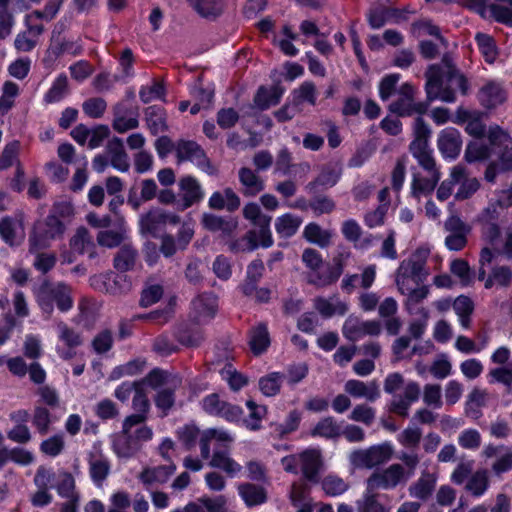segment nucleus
I'll use <instances>...</instances> for the list:
<instances>
[{
    "mask_svg": "<svg viewBox=\"0 0 512 512\" xmlns=\"http://www.w3.org/2000/svg\"><path fill=\"white\" fill-rule=\"evenodd\" d=\"M33 293L41 311L47 315L52 314L54 307L60 312H68L74 304L72 289L64 282L44 281Z\"/></svg>",
    "mask_w": 512,
    "mask_h": 512,
    "instance_id": "f257e3e1",
    "label": "nucleus"
},
{
    "mask_svg": "<svg viewBox=\"0 0 512 512\" xmlns=\"http://www.w3.org/2000/svg\"><path fill=\"white\" fill-rule=\"evenodd\" d=\"M488 139L498 161L488 166L485 178L488 182H494L498 172L512 170V139L498 126L489 129Z\"/></svg>",
    "mask_w": 512,
    "mask_h": 512,
    "instance_id": "f03ea898",
    "label": "nucleus"
},
{
    "mask_svg": "<svg viewBox=\"0 0 512 512\" xmlns=\"http://www.w3.org/2000/svg\"><path fill=\"white\" fill-rule=\"evenodd\" d=\"M65 224L54 214H49L44 220L34 224L29 236V253L49 248L52 242L63 237Z\"/></svg>",
    "mask_w": 512,
    "mask_h": 512,
    "instance_id": "7ed1b4c3",
    "label": "nucleus"
},
{
    "mask_svg": "<svg viewBox=\"0 0 512 512\" xmlns=\"http://www.w3.org/2000/svg\"><path fill=\"white\" fill-rule=\"evenodd\" d=\"M349 253L341 254L334 260V266L328 268L323 273L316 272L322 264L321 255L314 249H306L302 254V260L305 265L312 270L308 276L309 283L317 287H325L338 280L343 272V259L347 258Z\"/></svg>",
    "mask_w": 512,
    "mask_h": 512,
    "instance_id": "20e7f679",
    "label": "nucleus"
},
{
    "mask_svg": "<svg viewBox=\"0 0 512 512\" xmlns=\"http://www.w3.org/2000/svg\"><path fill=\"white\" fill-rule=\"evenodd\" d=\"M394 454L391 443L384 442L368 448L355 449L349 454V462L354 469H373L389 462Z\"/></svg>",
    "mask_w": 512,
    "mask_h": 512,
    "instance_id": "39448f33",
    "label": "nucleus"
},
{
    "mask_svg": "<svg viewBox=\"0 0 512 512\" xmlns=\"http://www.w3.org/2000/svg\"><path fill=\"white\" fill-rule=\"evenodd\" d=\"M426 92L430 100L439 99L446 103L456 101V94L446 81V71L441 67L431 65L426 72Z\"/></svg>",
    "mask_w": 512,
    "mask_h": 512,
    "instance_id": "423d86ee",
    "label": "nucleus"
},
{
    "mask_svg": "<svg viewBox=\"0 0 512 512\" xmlns=\"http://www.w3.org/2000/svg\"><path fill=\"white\" fill-rule=\"evenodd\" d=\"M447 232L445 246L450 251H460L468 243V236L472 231L471 225L463 221L457 214H451L444 222Z\"/></svg>",
    "mask_w": 512,
    "mask_h": 512,
    "instance_id": "0eeeda50",
    "label": "nucleus"
},
{
    "mask_svg": "<svg viewBox=\"0 0 512 512\" xmlns=\"http://www.w3.org/2000/svg\"><path fill=\"white\" fill-rule=\"evenodd\" d=\"M407 478L405 469L400 464H393L387 469L371 474L366 481V488L374 492L379 489L389 490L404 483Z\"/></svg>",
    "mask_w": 512,
    "mask_h": 512,
    "instance_id": "6e6552de",
    "label": "nucleus"
},
{
    "mask_svg": "<svg viewBox=\"0 0 512 512\" xmlns=\"http://www.w3.org/2000/svg\"><path fill=\"white\" fill-rule=\"evenodd\" d=\"M90 281L95 289L112 295L124 294L132 287V283L127 275L113 272L94 276Z\"/></svg>",
    "mask_w": 512,
    "mask_h": 512,
    "instance_id": "1a4fd4ad",
    "label": "nucleus"
},
{
    "mask_svg": "<svg viewBox=\"0 0 512 512\" xmlns=\"http://www.w3.org/2000/svg\"><path fill=\"white\" fill-rule=\"evenodd\" d=\"M343 335L350 341H357L366 335L377 336L381 332V324L377 320L362 321L350 315L344 322Z\"/></svg>",
    "mask_w": 512,
    "mask_h": 512,
    "instance_id": "9d476101",
    "label": "nucleus"
},
{
    "mask_svg": "<svg viewBox=\"0 0 512 512\" xmlns=\"http://www.w3.org/2000/svg\"><path fill=\"white\" fill-rule=\"evenodd\" d=\"M174 151L178 162L190 161L203 171L213 172L204 151L196 142L181 140L175 144Z\"/></svg>",
    "mask_w": 512,
    "mask_h": 512,
    "instance_id": "9b49d317",
    "label": "nucleus"
},
{
    "mask_svg": "<svg viewBox=\"0 0 512 512\" xmlns=\"http://www.w3.org/2000/svg\"><path fill=\"white\" fill-rule=\"evenodd\" d=\"M215 442L219 448L228 449L235 441V435L223 428H208L201 432L200 453L202 459H209L211 456V442Z\"/></svg>",
    "mask_w": 512,
    "mask_h": 512,
    "instance_id": "f8f14e48",
    "label": "nucleus"
},
{
    "mask_svg": "<svg viewBox=\"0 0 512 512\" xmlns=\"http://www.w3.org/2000/svg\"><path fill=\"white\" fill-rule=\"evenodd\" d=\"M0 237L10 246L19 245L25 238L24 215L17 213L1 218Z\"/></svg>",
    "mask_w": 512,
    "mask_h": 512,
    "instance_id": "ddd939ff",
    "label": "nucleus"
},
{
    "mask_svg": "<svg viewBox=\"0 0 512 512\" xmlns=\"http://www.w3.org/2000/svg\"><path fill=\"white\" fill-rule=\"evenodd\" d=\"M477 98L485 109H495L507 98V91L502 81L487 80L479 89Z\"/></svg>",
    "mask_w": 512,
    "mask_h": 512,
    "instance_id": "4468645a",
    "label": "nucleus"
},
{
    "mask_svg": "<svg viewBox=\"0 0 512 512\" xmlns=\"http://www.w3.org/2000/svg\"><path fill=\"white\" fill-rule=\"evenodd\" d=\"M217 310V297L212 293L203 294L192 301L190 317L196 324H206L214 318Z\"/></svg>",
    "mask_w": 512,
    "mask_h": 512,
    "instance_id": "2eb2a0df",
    "label": "nucleus"
},
{
    "mask_svg": "<svg viewBox=\"0 0 512 512\" xmlns=\"http://www.w3.org/2000/svg\"><path fill=\"white\" fill-rule=\"evenodd\" d=\"M396 284L399 291L407 295L409 301H412L416 292V260L413 257L401 262L396 276Z\"/></svg>",
    "mask_w": 512,
    "mask_h": 512,
    "instance_id": "dca6fc26",
    "label": "nucleus"
},
{
    "mask_svg": "<svg viewBox=\"0 0 512 512\" xmlns=\"http://www.w3.org/2000/svg\"><path fill=\"white\" fill-rule=\"evenodd\" d=\"M56 328L61 343L56 346L57 354L64 360L71 359L75 355V347L81 344V338L78 333L62 321L56 324Z\"/></svg>",
    "mask_w": 512,
    "mask_h": 512,
    "instance_id": "f3484780",
    "label": "nucleus"
},
{
    "mask_svg": "<svg viewBox=\"0 0 512 512\" xmlns=\"http://www.w3.org/2000/svg\"><path fill=\"white\" fill-rule=\"evenodd\" d=\"M180 190V199L177 202V207L180 210H185L193 204L199 202L204 194L198 181L191 177L185 176L178 182Z\"/></svg>",
    "mask_w": 512,
    "mask_h": 512,
    "instance_id": "a211bd4d",
    "label": "nucleus"
},
{
    "mask_svg": "<svg viewBox=\"0 0 512 512\" xmlns=\"http://www.w3.org/2000/svg\"><path fill=\"white\" fill-rule=\"evenodd\" d=\"M175 471L176 466L173 463L167 465L146 466L139 473L138 479L146 488H149L166 483Z\"/></svg>",
    "mask_w": 512,
    "mask_h": 512,
    "instance_id": "6ab92c4d",
    "label": "nucleus"
},
{
    "mask_svg": "<svg viewBox=\"0 0 512 512\" xmlns=\"http://www.w3.org/2000/svg\"><path fill=\"white\" fill-rule=\"evenodd\" d=\"M145 415H130L123 422L122 432L126 439L140 442L148 441L152 438L151 428L144 424Z\"/></svg>",
    "mask_w": 512,
    "mask_h": 512,
    "instance_id": "aec40b11",
    "label": "nucleus"
},
{
    "mask_svg": "<svg viewBox=\"0 0 512 512\" xmlns=\"http://www.w3.org/2000/svg\"><path fill=\"white\" fill-rule=\"evenodd\" d=\"M258 231H250L238 244L231 247L232 250L253 251L258 246L269 248L273 245V237L270 226H260Z\"/></svg>",
    "mask_w": 512,
    "mask_h": 512,
    "instance_id": "412c9836",
    "label": "nucleus"
},
{
    "mask_svg": "<svg viewBox=\"0 0 512 512\" xmlns=\"http://www.w3.org/2000/svg\"><path fill=\"white\" fill-rule=\"evenodd\" d=\"M462 147V139L460 132L453 128L447 127L441 131L438 137V148L446 159H455Z\"/></svg>",
    "mask_w": 512,
    "mask_h": 512,
    "instance_id": "4be33fe9",
    "label": "nucleus"
},
{
    "mask_svg": "<svg viewBox=\"0 0 512 512\" xmlns=\"http://www.w3.org/2000/svg\"><path fill=\"white\" fill-rule=\"evenodd\" d=\"M299 461L303 477L308 481L317 482L322 465L320 451L317 449H306L299 453Z\"/></svg>",
    "mask_w": 512,
    "mask_h": 512,
    "instance_id": "5701e85b",
    "label": "nucleus"
},
{
    "mask_svg": "<svg viewBox=\"0 0 512 512\" xmlns=\"http://www.w3.org/2000/svg\"><path fill=\"white\" fill-rule=\"evenodd\" d=\"M62 0H50L43 12L34 11L26 16L27 32L29 35L37 38L43 31L42 24L38 23L41 19H52L59 10Z\"/></svg>",
    "mask_w": 512,
    "mask_h": 512,
    "instance_id": "b1692460",
    "label": "nucleus"
},
{
    "mask_svg": "<svg viewBox=\"0 0 512 512\" xmlns=\"http://www.w3.org/2000/svg\"><path fill=\"white\" fill-rule=\"evenodd\" d=\"M344 390L354 398H362L369 402H374L380 397V389L376 381L363 382L351 379L345 383Z\"/></svg>",
    "mask_w": 512,
    "mask_h": 512,
    "instance_id": "393cba45",
    "label": "nucleus"
},
{
    "mask_svg": "<svg viewBox=\"0 0 512 512\" xmlns=\"http://www.w3.org/2000/svg\"><path fill=\"white\" fill-rule=\"evenodd\" d=\"M209 466L222 470L227 476L234 478L242 472V465L235 461L227 451L216 449L209 457Z\"/></svg>",
    "mask_w": 512,
    "mask_h": 512,
    "instance_id": "a878e982",
    "label": "nucleus"
},
{
    "mask_svg": "<svg viewBox=\"0 0 512 512\" xmlns=\"http://www.w3.org/2000/svg\"><path fill=\"white\" fill-rule=\"evenodd\" d=\"M389 109L398 115H411L415 110L414 88L411 84H403L397 91V99Z\"/></svg>",
    "mask_w": 512,
    "mask_h": 512,
    "instance_id": "bb28decb",
    "label": "nucleus"
},
{
    "mask_svg": "<svg viewBox=\"0 0 512 512\" xmlns=\"http://www.w3.org/2000/svg\"><path fill=\"white\" fill-rule=\"evenodd\" d=\"M314 308L324 318H331L335 315H344L348 311V305L341 301L336 295L317 297L314 299Z\"/></svg>",
    "mask_w": 512,
    "mask_h": 512,
    "instance_id": "cd10ccee",
    "label": "nucleus"
},
{
    "mask_svg": "<svg viewBox=\"0 0 512 512\" xmlns=\"http://www.w3.org/2000/svg\"><path fill=\"white\" fill-rule=\"evenodd\" d=\"M482 13L499 23L512 26V7L508 4L495 0H485Z\"/></svg>",
    "mask_w": 512,
    "mask_h": 512,
    "instance_id": "c85d7f7f",
    "label": "nucleus"
},
{
    "mask_svg": "<svg viewBox=\"0 0 512 512\" xmlns=\"http://www.w3.org/2000/svg\"><path fill=\"white\" fill-rule=\"evenodd\" d=\"M110 165L120 171L127 172L130 168L129 157L123 148L122 141L118 138L113 139L106 149Z\"/></svg>",
    "mask_w": 512,
    "mask_h": 512,
    "instance_id": "c756f323",
    "label": "nucleus"
},
{
    "mask_svg": "<svg viewBox=\"0 0 512 512\" xmlns=\"http://www.w3.org/2000/svg\"><path fill=\"white\" fill-rule=\"evenodd\" d=\"M418 170L428 172L430 170H439L436 165L433 149L428 145L427 140L421 136V125L418 121Z\"/></svg>",
    "mask_w": 512,
    "mask_h": 512,
    "instance_id": "7c9ffc66",
    "label": "nucleus"
},
{
    "mask_svg": "<svg viewBox=\"0 0 512 512\" xmlns=\"http://www.w3.org/2000/svg\"><path fill=\"white\" fill-rule=\"evenodd\" d=\"M303 219L292 213H285L275 219V230L280 238H290L295 235Z\"/></svg>",
    "mask_w": 512,
    "mask_h": 512,
    "instance_id": "2f4dec72",
    "label": "nucleus"
},
{
    "mask_svg": "<svg viewBox=\"0 0 512 512\" xmlns=\"http://www.w3.org/2000/svg\"><path fill=\"white\" fill-rule=\"evenodd\" d=\"M238 493L248 507L261 505L267 500L266 490L262 486L242 483L237 487Z\"/></svg>",
    "mask_w": 512,
    "mask_h": 512,
    "instance_id": "473e14b6",
    "label": "nucleus"
},
{
    "mask_svg": "<svg viewBox=\"0 0 512 512\" xmlns=\"http://www.w3.org/2000/svg\"><path fill=\"white\" fill-rule=\"evenodd\" d=\"M226 504L224 496L216 498L202 497L195 502L188 503L184 509H175L172 512H215Z\"/></svg>",
    "mask_w": 512,
    "mask_h": 512,
    "instance_id": "72a5a7b5",
    "label": "nucleus"
},
{
    "mask_svg": "<svg viewBox=\"0 0 512 512\" xmlns=\"http://www.w3.org/2000/svg\"><path fill=\"white\" fill-rule=\"evenodd\" d=\"M341 424L332 416L320 419L311 431L312 436L326 439H336L341 436Z\"/></svg>",
    "mask_w": 512,
    "mask_h": 512,
    "instance_id": "f704fd0d",
    "label": "nucleus"
},
{
    "mask_svg": "<svg viewBox=\"0 0 512 512\" xmlns=\"http://www.w3.org/2000/svg\"><path fill=\"white\" fill-rule=\"evenodd\" d=\"M465 177V166L457 164L450 170L449 178L441 183L437 190V198L441 201L449 198L456 184L460 183Z\"/></svg>",
    "mask_w": 512,
    "mask_h": 512,
    "instance_id": "c9c22d12",
    "label": "nucleus"
},
{
    "mask_svg": "<svg viewBox=\"0 0 512 512\" xmlns=\"http://www.w3.org/2000/svg\"><path fill=\"white\" fill-rule=\"evenodd\" d=\"M89 472L95 485L101 486L110 472V464L102 455H92L89 460Z\"/></svg>",
    "mask_w": 512,
    "mask_h": 512,
    "instance_id": "e433bc0d",
    "label": "nucleus"
},
{
    "mask_svg": "<svg viewBox=\"0 0 512 512\" xmlns=\"http://www.w3.org/2000/svg\"><path fill=\"white\" fill-rule=\"evenodd\" d=\"M487 399L488 393L485 390L474 388L465 403L466 415L478 419L481 416L480 408L486 405Z\"/></svg>",
    "mask_w": 512,
    "mask_h": 512,
    "instance_id": "4c0bfd02",
    "label": "nucleus"
},
{
    "mask_svg": "<svg viewBox=\"0 0 512 512\" xmlns=\"http://www.w3.org/2000/svg\"><path fill=\"white\" fill-rule=\"evenodd\" d=\"M246 406L249 410V416L242 420V424L250 431L260 430L262 420L267 414L266 406L258 405L253 400H248Z\"/></svg>",
    "mask_w": 512,
    "mask_h": 512,
    "instance_id": "58836bf2",
    "label": "nucleus"
},
{
    "mask_svg": "<svg viewBox=\"0 0 512 512\" xmlns=\"http://www.w3.org/2000/svg\"><path fill=\"white\" fill-rule=\"evenodd\" d=\"M164 210L155 208L140 217V229L142 234L154 235L157 230L164 226Z\"/></svg>",
    "mask_w": 512,
    "mask_h": 512,
    "instance_id": "ea45409f",
    "label": "nucleus"
},
{
    "mask_svg": "<svg viewBox=\"0 0 512 512\" xmlns=\"http://www.w3.org/2000/svg\"><path fill=\"white\" fill-rule=\"evenodd\" d=\"M282 94L283 90L277 86L271 88L260 87L254 99L255 105L259 109L265 110L270 106L276 105L280 101Z\"/></svg>",
    "mask_w": 512,
    "mask_h": 512,
    "instance_id": "a19ab883",
    "label": "nucleus"
},
{
    "mask_svg": "<svg viewBox=\"0 0 512 512\" xmlns=\"http://www.w3.org/2000/svg\"><path fill=\"white\" fill-rule=\"evenodd\" d=\"M303 236L310 243L326 247L331 241L332 233L316 223H309L304 228Z\"/></svg>",
    "mask_w": 512,
    "mask_h": 512,
    "instance_id": "79ce46f5",
    "label": "nucleus"
},
{
    "mask_svg": "<svg viewBox=\"0 0 512 512\" xmlns=\"http://www.w3.org/2000/svg\"><path fill=\"white\" fill-rule=\"evenodd\" d=\"M250 348L255 355L263 353L270 345V337L267 327L259 324L251 331Z\"/></svg>",
    "mask_w": 512,
    "mask_h": 512,
    "instance_id": "37998d69",
    "label": "nucleus"
},
{
    "mask_svg": "<svg viewBox=\"0 0 512 512\" xmlns=\"http://www.w3.org/2000/svg\"><path fill=\"white\" fill-rule=\"evenodd\" d=\"M239 180L246 195L254 196L264 189L263 181L249 168L239 171Z\"/></svg>",
    "mask_w": 512,
    "mask_h": 512,
    "instance_id": "c03bdc74",
    "label": "nucleus"
},
{
    "mask_svg": "<svg viewBox=\"0 0 512 512\" xmlns=\"http://www.w3.org/2000/svg\"><path fill=\"white\" fill-rule=\"evenodd\" d=\"M512 280V270L508 266H495L484 283L486 289L493 286L507 287Z\"/></svg>",
    "mask_w": 512,
    "mask_h": 512,
    "instance_id": "a18cd8bd",
    "label": "nucleus"
},
{
    "mask_svg": "<svg viewBox=\"0 0 512 512\" xmlns=\"http://www.w3.org/2000/svg\"><path fill=\"white\" fill-rule=\"evenodd\" d=\"M429 373L435 379H445L452 374V363L446 353H440L433 359L428 368Z\"/></svg>",
    "mask_w": 512,
    "mask_h": 512,
    "instance_id": "49530a36",
    "label": "nucleus"
},
{
    "mask_svg": "<svg viewBox=\"0 0 512 512\" xmlns=\"http://www.w3.org/2000/svg\"><path fill=\"white\" fill-rule=\"evenodd\" d=\"M68 91V79L65 74H60L53 81L50 89L44 95L46 103H57L61 101Z\"/></svg>",
    "mask_w": 512,
    "mask_h": 512,
    "instance_id": "de8ad7c7",
    "label": "nucleus"
},
{
    "mask_svg": "<svg viewBox=\"0 0 512 512\" xmlns=\"http://www.w3.org/2000/svg\"><path fill=\"white\" fill-rule=\"evenodd\" d=\"M323 491L329 496H340L349 489V483L335 474H328L321 482Z\"/></svg>",
    "mask_w": 512,
    "mask_h": 512,
    "instance_id": "09e8293b",
    "label": "nucleus"
},
{
    "mask_svg": "<svg viewBox=\"0 0 512 512\" xmlns=\"http://www.w3.org/2000/svg\"><path fill=\"white\" fill-rule=\"evenodd\" d=\"M416 398V385L409 383L404 391V396H397L392 402L393 411L399 415H407L409 407L412 405Z\"/></svg>",
    "mask_w": 512,
    "mask_h": 512,
    "instance_id": "8fccbe9b",
    "label": "nucleus"
},
{
    "mask_svg": "<svg viewBox=\"0 0 512 512\" xmlns=\"http://www.w3.org/2000/svg\"><path fill=\"white\" fill-rule=\"evenodd\" d=\"M136 258V250L129 245H124L114 258V266L121 272L131 270L135 265Z\"/></svg>",
    "mask_w": 512,
    "mask_h": 512,
    "instance_id": "3c124183",
    "label": "nucleus"
},
{
    "mask_svg": "<svg viewBox=\"0 0 512 512\" xmlns=\"http://www.w3.org/2000/svg\"><path fill=\"white\" fill-rule=\"evenodd\" d=\"M341 174H342V168L339 164H337V163L329 164L321 170L315 183L318 186H322L325 188L333 187L339 181Z\"/></svg>",
    "mask_w": 512,
    "mask_h": 512,
    "instance_id": "603ef678",
    "label": "nucleus"
},
{
    "mask_svg": "<svg viewBox=\"0 0 512 512\" xmlns=\"http://www.w3.org/2000/svg\"><path fill=\"white\" fill-rule=\"evenodd\" d=\"M147 124L153 134L164 132L167 129L165 113L157 106H151L146 111Z\"/></svg>",
    "mask_w": 512,
    "mask_h": 512,
    "instance_id": "864d4df0",
    "label": "nucleus"
},
{
    "mask_svg": "<svg viewBox=\"0 0 512 512\" xmlns=\"http://www.w3.org/2000/svg\"><path fill=\"white\" fill-rule=\"evenodd\" d=\"M422 399L427 407L431 409H440L443 406L441 386L434 383L424 385Z\"/></svg>",
    "mask_w": 512,
    "mask_h": 512,
    "instance_id": "5fc2aeb1",
    "label": "nucleus"
},
{
    "mask_svg": "<svg viewBox=\"0 0 512 512\" xmlns=\"http://www.w3.org/2000/svg\"><path fill=\"white\" fill-rule=\"evenodd\" d=\"M202 223L210 231H221L225 234L231 233L236 228V222L226 221L222 217L213 214H204Z\"/></svg>",
    "mask_w": 512,
    "mask_h": 512,
    "instance_id": "6e6d98bb",
    "label": "nucleus"
},
{
    "mask_svg": "<svg viewBox=\"0 0 512 512\" xmlns=\"http://www.w3.org/2000/svg\"><path fill=\"white\" fill-rule=\"evenodd\" d=\"M358 512H389L387 508L377 501V495L374 491L366 488L361 499L356 502Z\"/></svg>",
    "mask_w": 512,
    "mask_h": 512,
    "instance_id": "4d7b16f0",
    "label": "nucleus"
},
{
    "mask_svg": "<svg viewBox=\"0 0 512 512\" xmlns=\"http://www.w3.org/2000/svg\"><path fill=\"white\" fill-rule=\"evenodd\" d=\"M302 413L296 409L291 410L283 423L275 424L274 431L280 437L296 431L300 425Z\"/></svg>",
    "mask_w": 512,
    "mask_h": 512,
    "instance_id": "13d9d810",
    "label": "nucleus"
},
{
    "mask_svg": "<svg viewBox=\"0 0 512 512\" xmlns=\"http://www.w3.org/2000/svg\"><path fill=\"white\" fill-rule=\"evenodd\" d=\"M145 362L139 359L129 361L124 365L115 367L110 375L109 380L116 381L125 376H134L140 373L144 368Z\"/></svg>",
    "mask_w": 512,
    "mask_h": 512,
    "instance_id": "bf43d9fd",
    "label": "nucleus"
},
{
    "mask_svg": "<svg viewBox=\"0 0 512 512\" xmlns=\"http://www.w3.org/2000/svg\"><path fill=\"white\" fill-rule=\"evenodd\" d=\"M475 41L486 62L493 63L497 57V49L493 38L484 33H477Z\"/></svg>",
    "mask_w": 512,
    "mask_h": 512,
    "instance_id": "052dcab7",
    "label": "nucleus"
},
{
    "mask_svg": "<svg viewBox=\"0 0 512 512\" xmlns=\"http://www.w3.org/2000/svg\"><path fill=\"white\" fill-rule=\"evenodd\" d=\"M19 94V87L16 83L7 81L3 85L0 97V114L5 115L13 107L16 97Z\"/></svg>",
    "mask_w": 512,
    "mask_h": 512,
    "instance_id": "680f3d73",
    "label": "nucleus"
},
{
    "mask_svg": "<svg viewBox=\"0 0 512 512\" xmlns=\"http://www.w3.org/2000/svg\"><path fill=\"white\" fill-rule=\"evenodd\" d=\"M244 217L254 226H270L271 217L264 214L256 203H248L243 208Z\"/></svg>",
    "mask_w": 512,
    "mask_h": 512,
    "instance_id": "e2e57ef3",
    "label": "nucleus"
},
{
    "mask_svg": "<svg viewBox=\"0 0 512 512\" xmlns=\"http://www.w3.org/2000/svg\"><path fill=\"white\" fill-rule=\"evenodd\" d=\"M489 487V480L486 471H477L466 484V489L475 497L482 496Z\"/></svg>",
    "mask_w": 512,
    "mask_h": 512,
    "instance_id": "0e129e2a",
    "label": "nucleus"
},
{
    "mask_svg": "<svg viewBox=\"0 0 512 512\" xmlns=\"http://www.w3.org/2000/svg\"><path fill=\"white\" fill-rule=\"evenodd\" d=\"M176 382V379L171 378L167 373L159 369L152 370L142 381H139L140 386L147 385L153 389L169 384L175 386Z\"/></svg>",
    "mask_w": 512,
    "mask_h": 512,
    "instance_id": "69168bd1",
    "label": "nucleus"
},
{
    "mask_svg": "<svg viewBox=\"0 0 512 512\" xmlns=\"http://www.w3.org/2000/svg\"><path fill=\"white\" fill-rule=\"evenodd\" d=\"M490 148L478 141L470 142L465 150L464 158L468 163L485 160L490 156Z\"/></svg>",
    "mask_w": 512,
    "mask_h": 512,
    "instance_id": "338daca9",
    "label": "nucleus"
},
{
    "mask_svg": "<svg viewBox=\"0 0 512 512\" xmlns=\"http://www.w3.org/2000/svg\"><path fill=\"white\" fill-rule=\"evenodd\" d=\"M283 377L284 376L278 372H272L269 375L261 378L259 381L261 392L265 396H274L277 394L279 392Z\"/></svg>",
    "mask_w": 512,
    "mask_h": 512,
    "instance_id": "774afa93",
    "label": "nucleus"
}]
</instances>
